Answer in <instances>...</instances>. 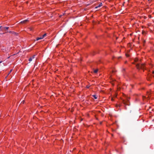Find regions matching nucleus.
<instances>
[{"instance_id":"1","label":"nucleus","mask_w":154,"mask_h":154,"mask_svg":"<svg viewBox=\"0 0 154 154\" xmlns=\"http://www.w3.org/2000/svg\"><path fill=\"white\" fill-rule=\"evenodd\" d=\"M136 66L137 68L138 69H144L145 65L144 64H140V63H138L136 65Z\"/></svg>"},{"instance_id":"2","label":"nucleus","mask_w":154,"mask_h":154,"mask_svg":"<svg viewBox=\"0 0 154 154\" xmlns=\"http://www.w3.org/2000/svg\"><path fill=\"white\" fill-rule=\"evenodd\" d=\"M128 98H129V97H127L126 100L123 99L122 100V102L125 105H126L130 106V103L129 101Z\"/></svg>"},{"instance_id":"3","label":"nucleus","mask_w":154,"mask_h":154,"mask_svg":"<svg viewBox=\"0 0 154 154\" xmlns=\"http://www.w3.org/2000/svg\"><path fill=\"white\" fill-rule=\"evenodd\" d=\"M9 28V27H4L1 26L0 27V30L6 31Z\"/></svg>"},{"instance_id":"4","label":"nucleus","mask_w":154,"mask_h":154,"mask_svg":"<svg viewBox=\"0 0 154 154\" xmlns=\"http://www.w3.org/2000/svg\"><path fill=\"white\" fill-rule=\"evenodd\" d=\"M46 35V33H45L43 35H42V36L39 37V40L43 39L44 37H45Z\"/></svg>"},{"instance_id":"5","label":"nucleus","mask_w":154,"mask_h":154,"mask_svg":"<svg viewBox=\"0 0 154 154\" xmlns=\"http://www.w3.org/2000/svg\"><path fill=\"white\" fill-rule=\"evenodd\" d=\"M35 56V55H34L33 57H32V58H30L29 59V61L30 62L32 60V58H34V56Z\"/></svg>"},{"instance_id":"6","label":"nucleus","mask_w":154,"mask_h":154,"mask_svg":"<svg viewBox=\"0 0 154 154\" xmlns=\"http://www.w3.org/2000/svg\"><path fill=\"white\" fill-rule=\"evenodd\" d=\"M27 21V20H24V21L21 22L20 23H25Z\"/></svg>"},{"instance_id":"7","label":"nucleus","mask_w":154,"mask_h":154,"mask_svg":"<svg viewBox=\"0 0 154 154\" xmlns=\"http://www.w3.org/2000/svg\"><path fill=\"white\" fill-rule=\"evenodd\" d=\"M92 96L95 99H96L97 98V97L96 96V95H92Z\"/></svg>"},{"instance_id":"8","label":"nucleus","mask_w":154,"mask_h":154,"mask_svg":"<svg viewBox=\"0 0 154 154\" xmlns=\"http://www.w3.org/2000/svg\"><path fill=\"white\" fill-rule=\"evenodd\" d=\"M98 71V69H96L94 70V72L95 73H97V72Z\"/></svg>"},{"instance_id":"9","label":"nucleus","mask_w":154,"mask_h":154,"mask_svg":"<svg viewBox=\"0 0 154 154\" xmlns=\"http://www.w3.org/2000/svg\"><path fill=\"white\" fill-rule=\"evenodd\" d=\"M102 3H101L100 4V5L98 6V7H99H99H101L102 6Z\"/></svg>"},{"instance_id":"10","label":"nucleus","mask_w":154,"mask_h":154,"mask_svg":"<svg viewBox=\"0 0 154 154\" xmlns=\"http://www.w3.org/2000/svg\"><path fill=\"white\" fill-rule=\"evenodd\" d=\"M12 33L14 34H15L16 35H17V33H16V32H12Z\"/></svg>"},{"instance_id":"11","label":"nucleus","mask_w":154,"mask_h":154,"mask_svg":"<svg viewBox=\"0 0 154 154\" xmlns=\"http://www.w3.org/2000/svg\"><path fill=\"white\" fill-rule=\"evenodd\" d=\"M12 71V69H11V70L10 71V72L8 73V75L11 73V72Z\"/></svg>"},{"instance_id":"12","label":"nucleus","mask_w":154,"mask_h":154,"mask_svg":"<svg viewBox=\"0 0 154 154\" xmlns=\"http://www.w3.org/2000/svg\"><path fill=\"white\" fill-rule=\"evenodd\" d=\"M126 56L127 57H129V54H126Z\"/></svg>"},{"instance_id":"13","label":"nucleus","mask_w":154,"mask_h":154,"mask_svg":"<svg viewBox=\"0 0 154 154\" xmlns=\"http://www.w3.org/2000/svg\"><path fill=\"white\" fill-rule=\"evenodd\" d=\"M2 51H6V49H5V50H4V49H2Z\"/></svg>"},{"instance_id":"14","label":"nucleus","mask_w":154,"mask_h":154,"mask_svg":"<svg viewBox=\"0 0 154 154\" xmlns=\"http://www.w3.org/2000/svg\"><path fill=\"white\" fill-rule=\"evenodd\" d=\"M137 60H138V59H135V62H137Z\"/></svg>"},{"instance_id":"15","label":"nucleus","mask_w":154,"mask_h":154,"mask_svg":"<svg viewBox=\"0 0 154 154\" xmlns=\"http://www.w3.org/2000/svg\"><path fill=\"white\" fill-rule=\"evenodd\" d=\"M99 8V7H98V6H96L95 7V8L97 9V8Z\"/></svg>"},{"instance_id":"16","label":"nucleus","mask_w":154,"mask_h":154,"mask_svg":"<svg viewBox=\"0 0 154 154\" xmlns=\"http://www.w3.org/2000/svg\"><path fill=\"white\" fill-rule=\"evenodd\" d=\"M8 32L10 33H12V31H10Z\"/></svg>"},{"instance_id":"17","label":"nucleus","mask_w":154,"mask_h":154,"mask_svg":"<svg viewBox=\"0 0 154 154\" xmlns=\"http://www.w3.org/2000/svg\"><path fill=\"white\" fill-rule=\"evenodd\" d=\"M86 87L87 88H88L89 87V86H86Z\"/></svg>"},{"instance_id":"18","label":"nucleus","mask_w":154,"mask_h":154,"mask_svg":"<svg viewBox=\"0 0 154 154\" xmlns=\"http://www.w3.org/2000/svg\"><path fill=\"white\" fill-rule=\"evenodd\" d=\"M38 40V37H37V40Z\"/></svg>"},{"instance_id":"19","label":"nucleus","mask_w":154,"mask_h":154,"mask_svg":"<svg viewBox=\"0 0 154 154\" xmlns=\"http://www.w3.org/2000/svg\"><path fill=\"white\" fill-rule=\"evenodd\" d=\"M152 73L154 74V71L152 72Z\"/></svg>"},{"instance_id":"20","label":"nucleus","mask_w":154,"mask_h":154,"mask_svg":"<svg viewBox=\"0 0 154 154\" xmlns=\"http://www.w3.org/2000/svg\"><path fill=\"white\" fill-rule=\"evenodd\" d=\"M111 100H112V101H113V98H111Z\"/></svg>"},{"instance_id":"21","label":"nucleus","mask_w":154,"mask_h":154,"mask_svg":"<svg viewBox=\"0 0 154 154\" xmlns=\"http://www.w3.org/2000/svg\"><path fill=\"white\" fill-rule=\"evenodd\" d=\"M62 16V15H60V17H61Z\"/></svg>"},{"instance_id":"22","label":"nucleus","mask_w":154,"mask_h":154,"mask_svg":"<svg viewBox=\"0 0 154 154\" xmlns=\"http://www.w3.org/2000/svg\"><path fill=\"white\" fill-rule=\"evenodd\" d=\"M1 62H2V61H0V63Z\"/></svg>"},{"instance_id":"23","label":"nucleus","mask_w":154,"mask_h":154,"mask_svg":"<svg viewBox=\"0 0 154 154\" xmlns=\"http://www.w3.org/2000/svg\"><path fill=\"white\" fill-rule=\"evenodd\" d=\"M23 103H24V101H23Z\"/></svg>"},{"instance_id":"24","label":"nucleus","mask_w":154,"mask_h":154,"mask_svg":"<svg viewBox=\"0 0 154 154\" xmlns=\"http://www.w3.org/2000/svg\"><path fill=\"white\" fill-rule=\"evenodd\" d=\"M121 57H119V58H120Z\"/></svg>"},{"instance_id":"25","label":"nucleus","mask_w":154,"mask_h":154,"mask_svg":"<svg viewBox=\"0 0 154 154\" xmlns=\"http://www.w3.org/2000/svg\"><path fill=\"white\" fill-rule=\"evenodd\" d=\"M153 76L154 77V75H153Z\"/></svg>"}]
</instances>
